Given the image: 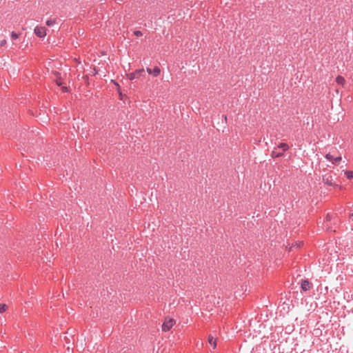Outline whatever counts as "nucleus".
<instances>
[{
	"mask_svg": "<svg viewBox=\"0 0 353 353\" xmlns=\"http://www.w3.org/2000/svg\"><path fill=\"white\" fill-rule=\"evenodd\" d=\"M340 222V220L336 216L331 214H327L324 224L325 227H326L327 230L335 231L336 225L339 224Z\"/></svg>",
	"mask_w": 353,
	"mask_h": 353,
	"instance_id": "f257e3e1",
	"label": "nucleus"
},
{
	"mask_svg": "<svg viewBox=\"0 0 353 353\" xmlns=\"http://www.w3.org/2000/svg\"><path fill=\"white\" fill-rule=\"evenodd\" d=\"M336 173L330 172L322 176V180L325 184L329 186L339 187V185L335 181V179H336Z\"/></svg>",
	"mask_w": 353,
	"mask_h": 353,
	"instance_id": "f03ea898",
	"label": "nucleus"
},
{
	"mask_svg": "<svg viewBox=\"0 0 353 353\" xmlns=\"http://www.w3.org/2000/svg\"><path fill=\"white\" fill-rule=\"evenodd\" d=\"M175 321L172 319H170L168 320H166L162 325V330L164 332L169 331L172 326L174 325Z\"/></svg>",
	"mask_w": 353,
	"mask_h": 353,
	"instance_id": "7ed1b4c3",
	"label": "nucleus"
},
{
	"mask_svg": "<svg viewBox=\"0 0 353 353\" xmlns=\"http://www.w3.org/2000/svg\"><path fill=\"white\" fill-rule=\"evenodd\" d=\"M143 73H144L143 69L137 70L134 72L130 73L128 75V77L130 80H134V79L139 78L142 75Z\"/></svg>",
	"mask_w": 353,
	"mask_h": 353,
	"instance_id": "20e7f679",
	"label": "nucleus"
},
{
	"mask_svg": "<svg viewBox=\"0 0 353 353\" xmlns=\"http://www.w3.org/2000/svg\"><path fill=\"white\" fill-rule=\"evenodd\" d=\"M34 33L37 37L42 38L46 35V30L43 27L37 26L34 28Z\"/></svg>",
	"mask_w": 353,
	"mask_h": 353,
	"instance_id": "39448f33",
	"label": "nucleus"
},
{
	"mask_svg": "<svg viewBox=\"0 0 353 353\" xmlns=\"http://www.w3.org/2000/svg\"><path fill=\"white\" fill-rule=\"evenodd\" d=\"M312 287V283H310L307 279L302 280L301 283V288L302 290L306 292L308 291Z\"/></svg>",
	"mask_w": 353,
	"mask_h": 353,
	"instance_id": "423d86ee",
	"label": "nucleus"
},
{
	"mask_svg": "<svg viewBox=\"0 0 353 353\" xmlns=\"http://www.w3.org/2000/svg\"><path fill=\"white\" fill-rule=\"evenodd\" d=\"M147 72L150 74H153L154 77H157L159 75L161 70L159 67L156 66L153 69L148 68Z\"/></svg>",
	"mask_w": 353,
	"mask_h": 353,
	"instance_id": "0eeeda50",
	"label": "nucleus"
},
{
	"mask_svg": "<svg viewBox=\"0 0 353 353\" xmlns=\"http://www.w3.org/2000/svg\"><path fill=\"white\" fill-rule=\"evenodd\" d=\"M276 148H274V149L272 150L271 153V157L272 158H279L283 156V152H278Z\"/></svg>",
	"mask_w": 353,
	"mask_h": 353,
	"instance_id": "6e6552de",
	"label": "nucleus"
},
{
	"mask_svg": "<svg viewBox=\"0 0 353 353\" xmlns=\"http://www.w3.org/2000/svg\"><path fill=\"white\" fill-rule=\"evenodd\" d=\"M276 148L281 149L283 152L289 150V145L285 143H281L278 145Z\"/></svg>",
	"mask_w": 353,
	"mask_h": 353,
	"instance_id": "1a4fd4ad",
	"label": "nucleus"
},
{
	"mask_svg": "<svg viewBox=\"0 0 353 353\" xmlns=\"http://www.w3.org/2000/svg\"><path fill=\"white\" fill-rule=\"evenodd\" d=\"M208 343L212 345L213 348H216V340L214 339V337L211 335H209L208 336Z\"/></svg>",
	"mask_w": 353,
	"mask_h": 353,
	"instance_id": "9d476101",
	"label": "nucleus"
},
{
	"mask_svg": "<svg viewBox=\"0 0 353 353\" xmlns=\"http://www.w3.org/2000/svg\"><path fill=\"white\" fill-rule=\"evenodd\" d=\"M303 243V241H296L294 243L292 244V246L290 248L289 250H292L294 248H299L302 246Z\"/></svg>",
	"mask_w": 353,
	"mask_h": 353,
	"instance_id": "9b49d317",
	"label": "nucleus"
},
{
	"mask_svg": "<svg viewBox=\"0 0 353 353\" xmlns=\"http://www.w3.org/2000/svg\"><path fill=\"white\" fill-rule=\"evenodd\" d=\"M336 81L339 85H343L345 82V80L343 77L338 76L336 79Z\"/></svg>",
	"mask_w": 353,
	"mask_h": 353,
	"instance_id": "f8f14e48",
	"label": "nucleus"
},
{
	"mask_svg": "<svg viewBox=\"0 0 353 353\" xmlns=\"http://www.w3.org/2000/svg\"><path fill=\"white\" fill-rule=\"evenodd\" d=\"M56 23V19H50L46 21V25L48 26H52L54 24Z\"/></svg>",
	"mask_w": 353,
	"mask_h": 353,
	"instance_id": "ddd939ff",
	"label": "nucleus"
},
{
	"mask_svg": "<svg viewBox=\"0 0 353 353\" xmlns=\"http://www.w3.org/2000/svg\"><path fill=\"white\" fill-rule=\"evenodd\" d=\"M341 161V157H334L332 164L339 165Z\"/></svg>",
	"mask_w": 353,
	"mask_h": 353,
	"instance_id": "4468645a",
	"label": "nucleus"
},
{
	"mask_svg": "<svg viewBox=\"0 0 353 353\" xmlns=\"http://www.w3.org/2000/svg\"><path fill=\"white\" fill-rule=\"evenodd\" d=\"M345 174L346 175L347 178L349 179H351L353 178V172L351 171H346L345 172Z\"/></svg>",
	"mask_w": 353,
	"mask_h": 353,
	"instance_id": "2eb2a0df",
	"label": "nucleus"
},
{
	"mask_svg": "<svg viewBox=\"0 0 353 353\" xmlns=\"http://www.w3.org/2000/svg\"><path fill=\"white\" fill-rule=\"evenodd\" d=\"M7 307L8 306L5 304L0 305V313L4 312L6 310Z\"/></svg>",
	"mask_w": 353,
	"mask_h": 353,
	"instance_id": "dca6fc26",
	"label": "nucleus"
},
{
	"mask_svg": "<svg viewBox=\"0 0 353 353\" xmlns=\"http://www.w3.org/2000/svg\"><path fill=\"white\" fill-rule=\"evenodd\" d=\"M325 158H326L328 161H330L332 162L333 159H334V157H333L331 154L328 153V154H327L325 155Z\"/></svg>",
	"mask_w": 353,
	"mask_h": 353,
	"instance_id": "f3484780",
	"label": "nucleus"
},
{
	"mask_svg": "<svg viewBox=\"0 0 353 353\" xmlns=\"http://www.w3.org/2000/svg\"><path fill=\"white\" fill-rule=\"evenodd\" d=\"M19 37L18 34L17 33H15L14 32H12L11 33V39L12 40H15L17 39V38Z\"/></svg>",
	"mask_w": 353,
	"mask_h": 353,
	"instance_id": "a211bd4d",
	"label": "nucleus"
},
{
	"mask_svg": "<svg viewBox=\"0 0 353 353\" xmlns=\"http://www.w3.org/2000/svg\"><path fill=\"white\" fill-rule=\"evenodd\" d=\"M134 34L137 37H141L143 35L142 32L139 30L134 31Z\"/></svg>",
	"mask_w": 353,
	"mask_h": 353,
	"instance_id": "6ab92c4d",
	"label": "nucleus"
},
{
	"mask_svg": "<svg viewBox=\"0 0 353 353\" xmlns=\"http://www.w3.org/2000/svg\"><path fill=\"white\" fill-rule=\"evenodd\" d=\"M6 40H0V46H4L6 44Z\"/></svg>",
	"mask_w": 353,
	"mask_h": 353,
	"instance_id": "aec40b11",
	"label": "nucleus"
}]
</instances>
